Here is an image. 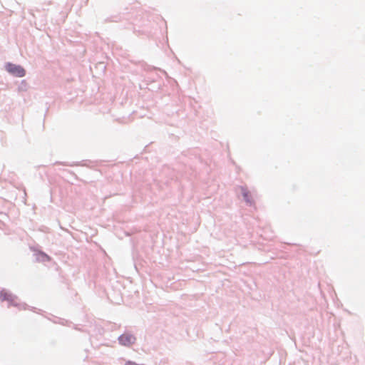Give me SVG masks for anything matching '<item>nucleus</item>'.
Segmentation results:
<instances>
[{
    "instance_id": "1",
    "label": "nucleus",
    "mask_w": 365,
    "mask_h": 365,
    "mask_svg": "<svg viewBox=\"0 0 365 365\" xmlns=\"http://www.w3.org/2000/svg\"><path fill=\"white\" fill-rule=\"evenodd\" d=\"M6 70L9 73L18 77H23L26 74L25 70L21 66L11 63L6 65Z\"/></svg>"
},
{
    "instance_id": "2",
    "label": "nucleus",
    "mask_w": 365,
    "mask_h": 365,
    "mask_svg": "<svg viewBox=\"0 0 365 365\" xmlns=\"http://www.w3.org/2000/svg\"><path fill=\"white\" fill-rule=\"evenodd\" d=\"M118 339L122 345L129 346L134 343L135 338L131 334H124Z\"/></svg>"
},
{
    "instance_id": "3",
    "label": "nucleus",
    "mask_w": 365,
    "mask_h": 365,
    "mask_svg": "<svg viewBox=\"0 0 365 365\" xmlns=\"http://www.w3.org/2000/svg\"><path fill=\"white\" fill-rule=\"evenodd\" d=\"M14 299V297L11 294L9 293L6 290H2L0 292V300L1 301H9L11 302Z\"/></svg>"
},
{
    "instance_id": "4",
    "label": "nucleus",
    "mask_w": 365,
    "mask_h": 365,
    "mask_svg": "<svg viewBox=\"0 0 365 365\" xmlns=\"http://www.w3.org/2000/svg\"><path fill=\"white\" fill-rule=\"evenodd\" d=\"M125 365H140V364H138L137 363H135V362H134V361H128L125 363Z\"/></svg>"
}]
</instances>
